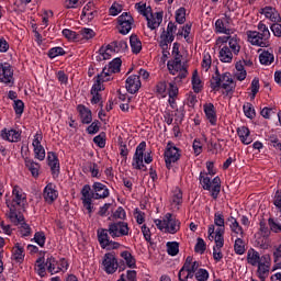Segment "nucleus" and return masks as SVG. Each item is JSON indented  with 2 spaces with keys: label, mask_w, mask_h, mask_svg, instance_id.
I'll return each instance as SVG.
<instances>
[{
  "label": "nucleus",
  "mask_w": 281,
  "mask_h": 281,
  "mask_svg": "<svg viewBox=\"0 0 281 281\" xmlns=\"http://www.w3.org/2000/svg\"><path fill=\"white\" fill-rule=\"evenodd\" d=\"M259 60H260L261 65H271V63H273V60H276V57L273 56L272 53H269V50H263L259 55Z\"/></svg>",
  "instance_id": "e433bc0d"
},
{
  "label": "nucleus",
  "mask_w": 281,
  "mask_h": 281,
  "mask_svg": "<svg viewBox=\"0 0 281 281\" xmlns=\"http://www.w3.org/2000/svg\"><path fill=\"white\" fill-rule=\"evenodd\" d=\"M128 223L114 222L109 224V228H99L97 231L98 240L102 249H119L120 243L111 240V238H121V236H128ZM111 236V237H109Z\"/></svg>",
  "instance_id": "f257e3e1"
},
{
  "label": "nucleus",
  "mask_w": 281,
  "mask_h": 281,
  "mask_svg": "<svg viewBox=\"0 0 281 281\" xmlns=\"http://www.w3.org/2000/svg\"><path fill=\"white\" fill-rule=\"evenodd\" d=\"M81 195H82L81 200H82L83 206L86 207V210H88V214H91V212H93L91 206V201L95 196L94 191L91 192V186L89 184L83 186L81 190Z\"/></svg>",
  "instance_id": "9d476101"
},
{
  "label": "nucleus",
  "mask_w": 281,
  "mask_h": 281,
  "mask_svg": "<svg viewBox=\"0 0 281 281\" xmlns=\"http://www.w3.org/2000/svg\"><path fill=\"white\" fill-rule=\"evenodd\" d=\"M225 89L226 93L229 94L236 89V83L232 78V74L224 72L221 75L218 70L215 71V75L211 79V89L213 91H218V89Z\"/></svg>",
  "instance_id": "7ed1b4c3"
},
{
  "label": "nucleus",
  "mask_w": 281,
  "mask_h": 281,
  "mask_svg": "<svg viewBox=\"0 0 281 281\" xmlns=\"http://www.w3.org/2000/svg\"><path fill=\"white\" fill-rule=\"evenodd\" d=\"M211 195L213 199H218V194L221 193V178L215 177L211 182Z\"/></svg>",
  "instance_id": "72a5a7b5"
},
{
  "label": "nucleus",
  "mask_w": 281,
  "mask_h": 281,
  "mask_svg": "<svg viewBox=\"0 0 281 281\" xmlns=\"http://www.w3.org/2000/svg\"><path fill=\"white\" fill-rule=\"evenodd\" d=\"M188 265H190V259H186L182 268L180 269L178 273L179 281H188V269H190Z\"/></svg>",
  "instance_id": "58836bf2"
},
{
  "label": "nucleus",
  "mask_w": 281,
  "mask_h": 281,
  "mask_svg": "<svg viewBox=\"0 0 281 281\" xmlns=\"http://www.w3.org/2000/svg\"><path fill=\"white\" fill-rule=\"evenodd\" d=\"M111 78H109V72H106V68H103V71L97 76L95 83L91 89V93H100L102 91V82H109Z\"/></svg>",
  "instance_id": "f3484780"
},
{
  "label": "nucleus",
  "mask_w": 281,
  "mask_h": 281,
  "mask_svg": "<svg viewBox=\"0 0 281 281\" xmlns=\"http://www.w3.org/2000/svg\"><path fill=\"white\" fill-rule=\"evenodd\" d=\"M168 36L169 35H166V32H164L161 35H160V47L161 49H168Z\"/></svg>",
  "instance_id": "774afa93"
},
{
  "label": "nucleus",
  "mask_w": 281,
  "mask_h": 281,
  "mask_svg": "<svg viewBox=\"0 0 281 281\" xmlns=\"http://www.w3.org/2000/svg\"><path fill=\"white\" fill-rule=\"evenodd\" d=\"M49 58H56V56H65V49L63 47H54L48 52Z\"/></svg>",
  "instance_id": "4d7b16f0"
},
{
  "label": "nucleus",
  "mask_w": 281,
  "mask_h": 281,
  "mask_svg": "<svg viewBox=\"0 0 281 281\" xmlns=\"http://www.w3.org/2000/svg\"><path fill=\"white\" fill-rule=\"evenodd\" d=\"M176 21L180 25H183L186 23V8H180L176 12Z\"/></svg>",
  "instance_id": "3c124183"
},
{
  "label": "nucleus",
  "mask_w": 281,
  "mask_h": 281,
  "mask_svg": "<svg viewBox=\"0 0 281 281\" xmlns=\"http://www.w3.org/2000/svg\"><path fill=\"white\" fill-rule=\"evenodd\" d=\"M237 135L246 146L251 144V138L249 137V128L246 126H241L237 130Z\"/></svg>",
  "instance_id": "7c9ffc66"
},
{
  "label": "nucleus",
  "mask_w": 281,
  "mask_h": 281,
  "mask_svg": "<svg viewBox=\"0 0 281 281\" xmlns=\"http://www.w3.org/2000/svg\"><path fill=\"white\" fill-rule=\"evenodd\" d=\"M77 109L80 113L82 124H91L93 120L91 115V110L87 109L85 105H78Z\"/></svg>",
  "instance_id": "a878e982"
},
{
  "label": "nucleus",
  "mask_w": 281,
  "mask_h": 281,
  "mask_svg": "<svg viewBox=\"0 0 281 281\" xmlns=\"http://www.w3.org/2000/svg\"><path fill=\"white\" fill-rule=\"evenodd\" d=\"M187 260H189V269H187L188 271H192L193 273H196V271H199V267H201V265L199 263V261H194L192 257H187Z\"/></svg>",
  "instance_id": "864d4df0"
},
{
  "label": "nucleus",
  "mask_w": 281,
  "mask_h": 281,
  "mask_svg": "<svg viewBox=\"0 0 281 281\" xmlns=\"http://www.w3.org/2000/svg\"><path fill=\"white\" fill-rule=\"evenodd\" d=\"M262 260L259 265H257L258 270V278L261 281L267 280V278H269V260H271V258L269 257V255H263L262 256Z\"/></svg>",
  "instance_id": "4468645a"
},
{
  "label": "nucleus",
  "mask_w": 281,
  "mask_h": 281,
  "mask_svg": "<svg viewBox=\"0 0 281 281\" xmlns=\"http://www.w3.org/2000/svg\"><path fill=\"white\" fill-rule=\"evenodd\" d=\"M244 113L246 117H249L250 120L256 117V110H254V105H251V103L244 104Z\"/></svg>",
  "instance_id": "de8ad7c7"
},
{
  "label": "nucleus",
  "mask_w": 281,
  "mask_h": 281,
  "mask_svg": "<svg viewBox=\"0 0 281 281\" xmlns=\"http://www.w3.org/2000/svg\"><path fill=\"white\" fill-rule=\"evenodd\" d=\"M200 183L202 184L203 190H212V180L207 177V173H200Z\"/></svg>",
  "instance_id": "ea45409f"
},
{
  "label": "nucleus",
  "mask_w": 281,
  "mask_h": 281,
  "mask_svg": "<svg viewBox=\"0 0 281 281\" xmlns=\"http://www.w3.org/2000/svg\"><path fill=\"white\" fill-rule=\"evenodd\" d=\"M126 89L128 93H137L142 88V81L139 80V76L132 75L126 79Z\"/></svg>",
  "instance_id": "2eb2a0df"
},
{
  "label": "nucleus",
  "mask_w": 281,
  "mask_h": 281,
  "mask_svg": "<svg viewBox=\"0 0 281 281\" xmlns=\"http://www.w3.org/2000/svg\"><path fill=\"white\" fill-rule=\"evenodd\" d=\"M169 74L172 76H178L175 78V81L183 80L188 77V68L181 65V57H175L173 60H169L167 64Z\"/></svg>",
  "instance_id": "39448f33"
},
{
  "label": "nucleus",
  "mask_w": 281,
  "mask_h": 281,
  "mask_svg": "<svg viewBox=\"0 0 281 281\" xmlns=\"http://www.w3.org/2000/svg\"><path fill=\"white\" fill-rule=\"evenodd\" d=\"M273 271H278L271 277V281H281V262L273 266Z\"/></svg>",
  "instance_id": "e2e57ef3"
},
{
  "label": "nucleus",
  "mask_w": 281,
  "mask_h": 281,
  "mask_svg": "<svg viewBox=\"0 0 281 281\" xmlns=\"http://www.w3.org/2000/svg\"><path fill=\"white\" fill-rule=\"evenodd\" d=\"M247 262L251 265V267H258L261 262H263L262 257H260V252L256 251L254 248H250L247 252Z\"/></svg>",
  "instance_id": "5701e85b"
},
{
  "label": "nucleus",
  "mask_w": 281,
  "mask_h": 281,
  "mask_svg": "<svg viewBox=\"0 0 281 281\" xmlns=\"http://www.w3.org/2000/svg\"><path fill=\"white\" fill-rule=\"evenodd\" d=\"M35 269L36 272L38 273V276H41V278H45V261L43 260V258H38L36 260V265H35Z\"/></svg>",
  "instance_id": "a18cd8bd"
},
{
  "label": "nucleus",
  "mask_w": 281,
  "mask_h": 281,
  "mask_svg": "<svg viewBox=\"0 0 281 281\" xmlns=\"http://www.w3.org/2000/svg\"><path fill=\"white\" fill-rule=\"evenodd\" d=\"M214 224L217 227H225V217L223 216V214L215 213Z\"/></svg>",
  "instance_id": "0e129e2a"
},
{
  "label": "nucleus",
  "mask_w": 281,
  "mask_h": 281,
  "mask_svg": "<svg viewBox=\"0 0 281 281\" xmlns=\"http://www.w3.org/2000/svg\"><path fill=\"white\" fill-rule=\"evenodd\" d=\"M167 254H169V256H177V254H179V243L168 241L167 243Z\"/></svg>",
  "instance_id": "79ce46f5"
},
{
  "label": "nucleus",
  "mask_w": 281,
  "mask_h": 281,
  "mask_svg": "<svg viewBox=\"0 0 281 281\" xmlns=\"http://www.w3.org/2000/svg\"><path fill=\"white\" fill-rule=\"evenodd\" d=\"M259 225H260L259 232H260L261 236L263 238H269L271 236V228H269V226H267V223L265 221H261L259 223Z\"/></svg>",
  "instance_id": "49530a36"
},
{
  "label": "nucleus",
  "mask_w": 281,
  "mask_h": 281,
  "mask_svg": "<svg viewBox=\"0 0 281 281\" xmlns=\"http://www.w3.org/2000/svg\"><path fill=\"white\" fill-rule=\"evenodd\" d=\"M130 45L132 47L133 54H139L142 52V41H139V37H137V35H131Z\"/></svg>",
  "instance_id": "473e14b6"
},
{
  "label": "nucleus",
  "mask_w": 281,
  "mask_h": 281,
  "mask_svg": "<svg viewBox=\"0 0 281 281\" xmlns=\"http://www.w3.org/2000/svg\"><path fill=\"white\" fill-rule=\"evenodd\" d=\"M229 25H232V18L225 15L215 22L216 32L229 36V34H232V29H229Z\"/></svg>",
  "instance_id": "f8f14e48"
},
{
  "label": "nucleus",
  "mask_w": 281,
  "mask_h": 281,
  "mask_svg": "<svg viewBox=\"0 0 281 281\" xmlns=\"http://www.w3.org/2000/svg\"><path fill=\"white\" fill-rule=\"evenodd\" d=\"M147 25L149 30H157L159 25H161V22L164 21V13H150L146 16Z\"/></svg>",
  "instance_id": "dca6fc26"
},
{
  "label": "nucleus",
  "mask_w": 281,
  "mask_h": 281,
  "mask_svg": "<svg viewBox=\"0 0 281 281\" xmlns=\"http://www.w3.org/2000/svg\"><path fill=\"white\" fill-rule=\"evenodd\" d=\"M165 225H166V231L169 233V234H177V232L179 229H181V223L179 222V220L177 218H173L172 217V214L170 213H167L165 215Z\"/></svg>",
  "instance_id": "ddd939ff"
},
{
  "label": "nucleus",
  "mask_w": 281,
  "mask_h": 281,
  "mask_svg": "<svg viewBox=\"0 0 281 281\" xmlns=\"http://www.w3.org/2000/svg\"><path fill=\"white\" fill-rule=\"evenodd\" d=\"M95 7L93 5V2H89L86 7H83L81 16H87L88 21H93L95 16Z\"/></svg>",
  "instance_id": "c85d7f7f"
},
{
  "label": "nucleus",
  "mask_w": 281,
  "mask_h": 281,
  "mask_svg": "<svg viewBox=\"0 0 281 281\" xmlns=\"http://www.w3.org/2000/svg\"><path fill=\"white\" fill-rule=\"evenodd\" d=\"M181 154H179V148L172 146L171 144L167 145V149L165 151V161L168 170L172 167V164L179 161Z\"/></svg>",
  "instance_id": "1a4fd4ad"
},
{
  "label": "nucleus",
  "mask_w": 281,
  "mask_h": 281,
  "mask_svg": "<svg viewBox=\"0 0 281 281\" xmlns=\"http://www.w3.org/2000/svg\"><path fill=\"white\" fill-rule=\"evenodd\" d=\"M220 60L221 63H232V60H234V54L227 45L220 49Z\"/></svg>",
  "instance_id": "bb28decb"
},
{
  "label": "nucleus",
  "mask_w": 281,
  "mask_h": 281,
  "mask_svg": "<svg viewBox=\"0 0 281 281\" xmlns=\"http://www.w3.org/2000/svg\"><path fill=\"white\" fill-rule=\"evenodd\" d=\"M258 30L259 32L249 31L247 33L249 43H251V45H257L258 47H269V38L271 36L269 29L265 23L260 22L258 24Z\"/></svg>",
  "instance_id": "20e7f679"
},
{
  "label": "nucleus",
  "mask_w": 281,
  "mask_h": 281,
  "mask_svg": "<svg viewBox=\"0 0 281 281\" xmlns=\"http://www.w3.org/2000/svg\"><path fill=\"white\" fill-rule=\"evenodd\" d=\"M63 34L65 36V38H67L68 41H76V38H78V34H76V32L65 29L63 31Z\"/></svg>",
  "instance_id": "69168bd1"
},
{
  "label": "nucleus",
  "mask_w": 281,
  "mask_h": 281,
  "mask_svg": "<svg viewBox=\"0 0 281 281\" xmlns=\"http://www.w3.org/2000/svg\"><path fill=\"white\" fill-rule=\"evenodd\" d=\"M94 199H106L109 196V189L102 182H94L92 186Z\"/></svg>",
  "instance_id": "4be33fe9"
},
{
  "label": "nucleus",
  "mask_w": 281,
  "mask_h": 281,
  "mask_svg": "<svg viewBox=\"0 0 281 281\" xmlns=\"http://www.w3.org/2000/svg\"><path fill=\"white\" fill-rule=\"evenodd\" d=\"M47 159H48V166L52 170L53 177L54 178L58 177V175H60V164L58 162V157L54 151H49Z\"/></svg>",
  "instance_id": "a211bd4d"
},
{
  "label": "nucleus",
  "mask_w": 281,
  "mask_h": 281,
  "mask_svg": "<svg viewBox=\"0 0 281 281\" xmlns=\"http://www.w3.org/2000/svg\"><path fill=\"white\" fill-rule=\"evenodd\" d=\"M260 14H265L266 19H270L272 23H280L281 18L280 13L276 10L273 7H266L263 9H260Z\"/></svg>",
  "instance_id": "412c9836"
},
{
  "label": "nucleus",
  "mask_w": 281,
  "mask_h": 281,
  "mask_svg": "<svg viewBox=\"0 0 281 281\" xmlns=\"http://www.w3.org/2000/svg\"><path fill=\"white\" fill-rule=\"evenodd\" d=\"M14 225H20L22 236H30L32 229L30 225L25 223V217L22 215V220H18V222L11 221Z\"/></svg>",
  "instance_id": "f704fd0d"
},
{
  "label": "nucleus",
  "mask_w": 281,
  "mask_h": 281,
  "mask_svg": "<svg viewBox=\"0 0 281 281\" xmlns=\"http://www.w3.org/2000/svg\"><path fill=\"white\" fill-rule=\"evenodd\" d=\"M223 234H225V226H218L215 232V245L217 249H223V245H225V238L223 237Z\"/></svg>",
  "instance_id": "2f4dec72"
},
{
  "label": "nucleus",
  "mask_w": 281,
  "mask_h": 281,
  "mask_svg": "<svg viewBox=\"0 0 281 281\" xmlns=\"http://www.w3.org/2000/svg\"><path fill=\"white\" fill-rule=\"evenodd\" d=\"M268 224H269V227H270V232H273L274 234H280L281 232V224L276 222V220L273 218H269L268 220Z\"/></svg>",
  "instance_id": "8fccbe9b"
},
{
  "label": "nucleus",
  "mask_w": 281,
  "mask_h": 281,
  "mask_svg": "<svg viewBox=\"0 0 281 281\" xmlns=\"http://www.w3.org/2000/svg\"><path fill=\"white\" fill-rule=\"evenodd\" d=\"M121 256L125 260L127 267H130L131 269L135 267V258H133V255H131V252L125 250L121 254Z\"/></svg>",
  "instance_id": "37998d69"
},
{
  "label": "nucleus",
  "mask_w": 281,
  "mask_h": 281,
  "mask_svg": "<svg viewBox=\"0 0 281 281\" xmlns=\"http://www.w3.org/2000/svg\"><path fill=\"white\" fill-rule=\"evenodd\" d=\"M192 85L194 93H199L201 91V78L199 77V71L194 70L192 75Z\"/></svg>",
  "instance_id": "a19ab883"
},
{
  "label": "nucleus",
  "mask_w": 281,
  "mask_h": 281,
  "mask_svg": "<svg viewBox=\"0 0 281 281\" xmlns=\"http://www.w3.org/2000/svg\"><path fill=\"white\" fill-rule=\"evenodd\" d=\"M2 139L7 142H19L21 139V133L15 130H2L1 132Z\"/></svg>",
  "instance_id": "b1692460"
},
{
  "label": "nucleus",
  "mask_w": 281,
  "mask_h": 281,
  "mask_svg": "<svg viewBox=\"0 0 281 281\" xmlns=\"http://www.w3.org/2000/svg\"><path fill=\"white\" fill-rule=\"evenodd\" d=\"M120 67H122V59L114 58L110 64L109 68H105V74H109V78H111V74H117L120 71Z\"/></svg>",
  "instance_id": "c756f323"
},
{
  "label": "nucleus",
  "mask_w": 281,
  "mask_h": 281,
  "mask_svg": "<svg viewBox=\"0 0 281 281\" xmlns=\"http://www.w3.org/2000/svg\"><path fill=\"white\" fill-rule=\"evenodd\" d=\"M34 240L40 247H45V233L43 232L35 233Z\"/></svg>",
  "instance_id": "bf43d9fd"
},
{
  "label": "nucleus",
  "mask_w": 281,
  "mask_h": 281,
  "mask_svg": "<svg viewBox=\"0 0 281 281\" xmlns=\"http://www.w3.org/2000/svg\"><path fill=\"white\" fill-rule=\"evenodd\" d=\"M89 135H95V133H98V131H100V121H94L91 123L90 126H88L87 128Z\"/></svg>",
  "instance_id": "680f3d73"
},
{
  "label": "nucleus",
  "mask_w": 281,
  "mask_h": 281,
  "mask_svg": "<svg viewBox=\"0 0 281 281\" xmlns=\"http://www.w3.org/2000/svg\"><path fill=\"white\" fill-rule=\"evenodd\" d=\"M228 221L232 223L231 224L232 232H234V234L243 235V227L240 226V224H238V221H236V218L234 217H229Z\"/></svg>",
  "instance_id": "c03bdc74"
},
{
  "label": "nucleus",
  "mask_w": 281,
  "mask_h": 281,
  "mask_svg": "<svg viewBox=\"0 0 281 281\" xmlns=\"http://www.w3.org/2000/svg\"><path fill=\"white\" fill-rule=\"evenodd\" d=\"M43 196H44L46 203H49V204L54 203V201H56L58 199V191H56L53 183H48L45 187Z\"/></svg>",
  "instance_id": "aec40b11"
},
{
  "label": "nucleus",
  "mask_w": 281,
  "mask_h": 281,
  "mask_svg": "<svg viewBox=\"0 0 281 281\" xmlns=\"http://www.w3.org/2000/svg\"><path fill=\"white\" fill-rule=\"evenodd\" d=\"M204 113L210 124H212L213 126H216V111L214 110V104L212 103L204 104Z\"/></svg>",
  "instance_id": "393cba45"
},
{
  "label": "nucleus",
  "mask_w": 281,
  "mask_h": 281,
  "mask_svg": "<svg viewBox=\"0 0 281 281\" xmlns=\"http://www.w3.org/2000/svg\"><path fill=\"white\" fill-rule=\"evenodd\" d=\"M144 150H146V142H142L137 147L134 154V161L132 164L135 170H146L144 166Z\"/></svg>",
  "instance_id": "6e6552de"
},
{
  "label": "nucleus",
  "mask_w": 281,
  "mask_h": 281,
  "mask_svg": "<svg viewBox=\"0 0 281 281\" xmlns=\"http://www.w3.org/2000/svg\"><path fill=\"white\" fill-rule=\"evenodd\" d=\"M117 23L120 25L119 32L120 34H128V32H131V30H133V15L124 12L122 13V15H120L117 18Z\"/></svg>",
  "instance_id": "423d86ee"
},
{
  "label": "nucleus",
  "mask_w": 281,
  "mask_h": 281,
  "mask_svg": "<svg viewBox=\"0 0 281 281\" xmlns=\"http://www.w3.org/2000/svg\"><path fill=\"white\" fill-rule=\"evenodd\" d=\"M0 82L10 85V87L14 85V70H12V66L8 63L0 64Z\"/></svg>",
  "instance_id": "0eeeda50"
},
{
  "label": "nucleus",
  "mask_w": 281,
  "mask_h": 281,
  "mask_svg": "<svg viewBox=\"0 0 281 281\" xmlns=\"http://www.w3.org/2000/svg\"><path fill=\"white\" fill-rule=\"evenodd\" d=\"M235 252L238 254V256H243L245 254V241L243 239L237 238L235 240V246H234Z\"/></svg>",
  "instance_id": "09e8293b"
},
{
  "label": "nucleus",
  "mask_w": 281,
  "mask_h": 281,
  "mask_svg": "<svg viewBox=\"0 0 281 281\" xmlns=\"http://www.w3.org/2000/svg\"><path fill=\"white\" fill-rule=\"evenodd\" d=\"M45 266L47 268V271L52 273V276H54V273H59L61 269L60 266L58 265V261H56V259L53 257L47 258Z\"/></svg>",
  "instance_id": "cd10ccee"
},
{
  "label": "nucleus",
  "mask_w": 281,
  "mask_h": 281,
  "mask_svg": "<svg viewBox=\"0 0 281 281\" xmlns=\"http://www.w3.org/2000/svg\"><path fill=\"white\" fill-rule=\"evenodd\" d=\"M34 153L36 159H40V161H43V159H45V148H43V145L34 147Z\"/></svg>",
  "instance_id": "052dcab7"
},
{
  "label": "nucleus",
  "mask_w": 281,
  "mask_h": 281,
  "mask_svg": "<svg viewBox=\"0 0 281 281\" xmlns=\"http://www.w3.org/2000/svg\"><path fill=\"white\" fill-rule=\"evenodd\" d=\"M13 109L16 115H23L25 103H23L21 100H14Z\"/></svg>",
  "instance_id": "6e6d98bb"
},
{
  "label": "nucleus",
  "mask_w": 281,
  "mask_h": 281,
  "mask_svg": "<svg viewBox=\"0 0 281 281\" xmlns=\"http://www.w3.org/2000/svg\"><path fill=\"white\" fill-rule=\"evenodd\" d=\"M207 278H210V273L205 269H199L195 272V279L198 281H207Z\"/></svg>",
  "instance_id": "5fc2aeb1"
},
{
  "label": "nucleus",
  "mask_w": 281,
  "mask_h": 281,
  "mask_svg": "<svg viewBox=\"0 0 281 281\" xmlns=\"http://www.w3.org/2000/svg\"><path fill=\"white\" fill-rule=\"evenodd\" d=\"M177 82H181V79L169 83V98H177V95H179V88H177Z\"/></svg>",
  "instance_id": "603ef678"
},
{
  "label": "nucleus",
  "mask_w": 281,
  "mask_h": 281,
  "mask_svg": "<svg viewBox=\"0 0 281 281\" xmlns=\"http://www.w3.org/2000/svg\"><path fill=\"white\" fill-rule=\"evenodd\" d=\"M206 249V245H205V240H203V238L199 237L198 238V243L195 245V252L196 254H204Z\"/></svg>",
  "instance_id": "13d9d810"
},
{
  "label": "nucleus",
  "mask_w": 281,
  "mask_h": 281,
  "mask_svg": "<svg viewBox=\"0 0 281 281\" xmlns=\"http://www.w3.org/2000/svg\"><path fill=\"white\" fill-rule=\"evenodd\" d=\"M23 246L16 243L13 248V260H16V262H23V259L25 258V254H23Z\"/></svg>",
  "instance_id": "c9c22d12"
},
{
  "label": "nucleus",
  "mask_w": 281,
  "mask_h": 281,
  "mask_svg": "<svg viewBox=\"0 0 281 281\" xmlns=\"http://www.w3.org/2000/svg\"><path fill=\"white\" fill-rule=\"evenodd\" d=\"M103 267L106 273H115L117 271V259L113 252L104 255Z\"/></svg>",
  "instance_id": "9b49d317"
},
{
  "label": "nucleus",
  "mask_w": 281,
  "mask_h": 281,
  "mask_svg": "<svg viewBox=\"0 0 281 281\" xmlns=\"http://www.w3.org/2000/svg\"><path fill=\"white\" fill-rule=\"evenodd\" d=\"M80 34L83 38H87V40L93 38V36H95V32H93V30L91 29H82L80 31Z\"/></svg>",
  "instance_id": "338daca9"
},
{
  "label": "nucleus",
  "mask_w": 281,
  "mask_h": 281,
  "mask_svg": "<svg viewBox=\"0 0 281 281\" xmlns=\"http://www.w3.org/2000/svg\"><path fill=\"white\" fill-rule=\"evenodd\" d=\"M228 45H229L228 49H232L233 54L238 56V54L240 53V44L238 43V37L237 36L231 37Z\"/></svg>",
  "instance_id": "4c0bfd02"
},
{
  "label": "nucleus",
  "mask_w": 281,
  "mask_h": 281,
  "mask_svg": "<svg viewBox=\"0 0 281 281\" xmlns=\"http://www.w3.org/2000/svg\"><path fill=\"white\" fill-rule=\"evenodd\" d=\"M13 200L11 202L7 201V205L10 210L9 218L13 222L23 221V214H21V207L25 202V193L21 192L19 187L13 188Z\"/></svg>",
  "instance_id": "f03ea898"
},
{
  "label": "nucleus",
  "mask_w": 281,
  "mask_h": 281,
  "mask_svg": "<svg viewBox=\"0 0 281 281\" xmlns=\"http://www.w3.org/2000/svg\"><path fill=\"white\" fill-rule=\"evenodd\" d=\"M115 52H120V49H115L111 45H108L105 47L102 46L99 49L98 55L95 56V60H98L99 63L102 60H109V59H111L112 54H115Z\"/></svg>",
  "instance_id": "6ab92c4d"
}]
</instances>
